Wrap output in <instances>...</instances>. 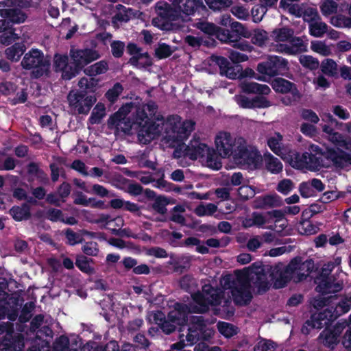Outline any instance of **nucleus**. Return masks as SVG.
<instances>
[{"label":"nucleus","mask_w":351,"mask_h":351,"mask_svg":"<svg viewBox=\"0 0 351 351\" xmlns=\"http://www.w3.org/2000/svg\"><path fill=\"white\" fill-rule=\"evenodd\" d=\"M21 66L25 70L31 71V77L34 79L48 77L50 74V61L45 57L43 51L36 48L24 54Z\"/></svg>","instance_id":"nucleus-1"},{"label":"nucleus","mask_w":351,"mask_h":351,"mask_svg":"<svg viewBox=\"0 0 351 351\" xmlns=\"http://www.w3.org/2000/svg\"><path fill=\"white\" fill-rule=\"evenodd\" d=\"M223 280L224 288L231 290L233 301L237 306H244L251 302L253 298L251 283L245 275L237 276L236 279L228 275Z\"/></svg>","instance_id":"nucleus-2"},{"label":"nucleus","mask_w":351,"mask_h":351,"mask_svg":"<svg viewBox=\"0 0 351 351\" xmlns=\"http://www.w3.org/2000/svg\"><path fill=\"white\" fill-rule=\"evenodd\" d=\"M224 292L221 288L213 287L210 284L202 286V292L197 291L191 295L196 304L195 312L204 313L208 311L210 306H217L221 304Z\"/></svg>","instance_id":"nucleus-3"},{"label":"nucleus","mask_w":351,"mask_h":351,"mask_svg":"<svg viewBox=\"0 0 351 351\" xmlns=\"http://www.w3.org/2000/svg\"><path fill=\"white\" fill-rule=\"evenodd\" d=\"M170 5L167 1H157L155 10L158 17L154 18L152 23L154 26L161 29H166V25L169 22L176 21L180 17V3L183 1H171Z\"/></svg>","instance_id":"nucleus-4"},{"label":"nucleus","mask_w":351,"mask_h":351,"mask_svg":"<svg viewBox=\"0 0 351 351\" xmlns=\"http://www.w3.org/2000/svg\"><path fill=\"white\" fill-rule=\"evenodd\" d=\"M297 258H292L287 265H284L279 263L274 266L271 267L269 277L274 282V287L276 289H281L287 286L291 280L294 281L295 278V265H297Z\"/></svg>","instance_id":"nucleus-5"},{"label":"nucleus","mask_w":351,"mask_h":351,"mask_svg":"<svg viewBox=\"0 0 351 351\" xmlns=\"http://www.w3.org/2000/svg\"><path fill=\"white\" fill-rule=\"evenodd\" d=\"M259 74L269 77L285 75L289 71V62L278 56H269L256 66Z\"/></svg>","instance_id":"nucleus-6"},{"label":"nucleus","mask_w":351,"mask_h":351,"mask_svg":"<svg viewBox=\"0 0 351 351\" xmlns=\"http://www.w3.org/2000/svg\"><path fill=\"white\" fill-rule=\"evenodd\" d=\"M214 333V330L207 327L202 317H193L186 335L187 346H191L199 341H209Z\"/></svg>","instance_id":"nucleus-7"},{"label":"nucleus","mask_w":351,"mask_h":351,"mask_svg":"<svg viewBox=\"0 0 351 351\" xmlns=\"http://www.w3.org/2000/svg\"><path fill=\"white\" fill-rule=\"evenodd\" d=\"M232 156L239 162L247 165L254 169H257L259 167L262 160L261 155L258 150L248 149L245 140L241 137L237 139V146Z\"/></svg>","instance_id":"nucleus-8"},{"label":"nucleus","mask_w":351,"mask_h":351,"mask_svg":"<svg viewBox=\"0 0 351 351\" xmlns=\"http://www.w3.org/2000/svg\"><path fill=\"white\" fill-rule=\"evenodd\" d=\"M70 107L79 114H88L96 102L94 95H88L86 90L71 91L67 97Z\"/></svg>","instance_id":"nucleus-9"},{"label":"nucleus","mask_w":351,"mask_h":351,"mask_svg":"<svg viewBox=\"0 0 351 351\" xmlns=\"http://www.w3.org/2000/svg\"><path fill=\"white\" fill-rule=\"evenodd\" d=\"M18 2L20 7H29L32 1H0V7L7 6V8L0 9V16L10 21L12 24H20L24 23L27 15L21 8L15 7L14 3Z\"/></svg>","instance_id":"nucleus-10"},{"label":"nucleus","mask_w":351,"mask_h":351,"mask_svg":"<svg viewBox=\"0 0 351 351\" xmlns=\"http://www.w3.org/2000/svg\"><path fill=\"white\" fill-rule=\"evenodd\" d=\"M69 56L73 64H77L81 71H84L85 66L92 62L99 59L100 54L93 49H71L69 51Z\"/></svg>","instance_id":"nucleus-11"},{"label":"nucleus","mask_w":351,"mask_h":351,"mask_svg":"<svg viewBox=\"0 0 351 351\" xmlns=\"http://www.w3.org/2000/svg\"><path fill=\"white\" fill-rule=\"evenodd\" d=\"M234 98L239 106L245 109L266 108L271 105V101L264 96L256 95L250 98L244 95H237Z\"/></svg>","instance_id":"nucleus-12"},{"label":"nucleus","mask_w":351,"mask_h":351,"mask_svg":"<svg viewBox=\"0 0 351 351\" xmlns=\"http://www.w3.org/2000/svg\"><path fill=\"white\" fill-rule=\"evenodd\" d=\"M215 145L219 154L223 158L232 156L237 146L228 132H220L216 136Z\"/></svg>","instance_id":"nucleus-13"},{"label":"nucleus","mask_w":351,"mask_h":351,"mask_svg":"<svg viewBox=\"0 0 351 351\" xmlns=\"http://www.w3.org/2000/svg\"><path fill=\"white\" fill-rule=\"evenodd\" d=\"M351 308V300L344 299L341 300L335 307L330 306L323 310L322 315L325 318L324 324L331 325L339 316L348 313Z\"/></svg>","instance_id":"nucleus-14"},{"label":"nucleus","mask_w":351,"mask_h":351,"mask_svg":"<svg viewBox=\"0 0 351 351\" xmlns=\"http://www.w3.org/2000/svg\"><path fill=\"white\" fill-rule=\"evenodd\" d=\"M327 160H330L336 168L343 169L347 165H351V154L341 149L327 148L322 153Z\"/></svg>","instance_id":"nucleus-15"},{"label":"nucleus","mask_w":351,"mask_h":351,"mask_svg":"<svg viewBox=\"0 0 351 351\" xmlns=\"http://www.w3.org/2000/svg\"><path fill=\"white\" fill-rule=\"evenodd\" d=\"M209 147L204 143H201L199 138L192 139L184 150V156L195 160L197 158H205L206 151Z\"/></svg>","instance_id":"nucleus-16"},{"label":"nucleus","mask_w":351,"mask_h":351,"mask_svg":"<svg viewBox=\"0 0 351 351\" xmlns=\"http://www.w3.org/2000/svg\"><path fill=\"white\" fill-rule=\"evenodd\" d=\"M282 204V199L278 194H267L256 197L252 207L254 209H267L281 206Z\"/></svg>","instance_id":"nucleus-17"},{"label":"nucleus","mask_w":351,"mask_h":351,"mask_svg":"<svg viewBox=\"0 0 351 351\" xmlns=\"http://www.w3.org/2000/svg\"><path fill=\"white\" fill-rule=\"evenodd\" d=\"M325 326L324 330L319 334L318 339L326 348L334 350L339 343V337L341 332L338 328H330L329 326Z\"/></svg>","instance_id":"nucleus-18"},{"label":"nucleus","mask_w":351,"mask_h":351,"mask_svg":"<svg viewBox=\"0 0 351 351\" xmlns=\"http://www.w3.org/2000/svg\"><path fill=\"white\" fill-rule=\"evenodd\" d=\"M318 285L316 290L322 294H327L331 292H336L342 289L339 283H334L332 277L329 276V273H324L323 271L317 277L315 282Z\"/></svg>","instance_id":"nucleus-19"},{"label":"nucleus","mask_w":351,"mask_h":351,"mask_svg":"<svg viewBox=\"0 0 351 351\" xmlns=\"http://www.w3.org/2000/svg\"><path fill=\"white\" fill-rule=\"evenodd\" d=\"M293 258H297V265L295 267V282H299L306 280L309 274L313 271L315 263L313 259H307L302 261L300 256H295Z\"/></svg>","instance_id":"nucleus-20"},{"label":"nucleus","mask_w":351,"mask_h":351,"mask_svg":"<svg viewBox=\"0 0 351 351\" xmlns=\"http://www.w3.org/2000/svg\"><path fill=\"white\" fill-rule=\"evenodd\" d=\"M196 12L202 16L208 15V8L204 1H183L180 3V14L194 15Z\"/></svg>","instance_id":"nucleus-21"},{"label":"nucleus","mask_w":351,"mask_h":351,"mask_svg":"<svg viewBox=\"0 0 351 351\" xmlns=\"http://www.w3.org/2000/svg\"><path fill=\"white\" fill-rule=\"evenodd\" d=\"M242 93L245 94H255L260 96L267 95L271 89L266 84H261L254 82H243L240 84Z\"/></svg>","instance_id":"nucleus-22"},{"label":"nucleus","mask_w":351,"mask_h":351,"mask_svg":"<svg viewBox=\"0 0 351 351\" xmlns=\"http://www.w3.org/2000/svg\"><path fill=\"white\" fill-rule=\"evenodd\" d=\"M24 346L21 335L0 339V351H23Z\"/></svg>","instance_id":"nucleus-23"},{"label":"nucleus","mask_w":351,"mask_h":351,"mask_svg":"<svg viewBox=\"0 0 351 351\" xmlns=\"http://www.w3.org/2000/svg\"><path fill=\"white\" fill-rule=\"evenodd\" d=\"M271 86L277 93L287 94L299 90L295 83L282 77H278L273 79Z\"/></svg>","instance_id":"nucleus-24"},{"label":"nucleus","mask_w":351,"mask_h":351,"mask_svg":"<svg viewBox=\"0 0 351 351\" xmlns=\"http://www.w3.org/2000/svg\"><path fill=\"white\" fill-rule=\"evenodd\" d=\"M325 318L323 315H322V312L315 313L311 315L309 319H307L301 328V332L304 335H308L311 332V329L317 328L321 329L324 326H327L326 324H324Z\"/></svg>","instance_id":"nucleus-25"},{"label":"nucleus","mask_w":351,"mask_h":351,"mask_svg":"<svg viewBox=\"0 0 351 351\" xmlns=\"http://www.w3.org/2000/svg\"><path fill=\"white\" fill-rule=\"evenodd\" d=\"M8 213L16 221H26L31 218V206L27 203H23L21 206H13Z\"/></svg>","instance_id":"nucleus-26"},{"label":"nucleus","mask_w":351,"mask_h":351,"mask_svg":"<svg viewBox=\"0 0 351 351\" xmlns=\"http://www.w3.org/2000/svg\"><path fill=\"white\" fill-rule=\"evenodd\" d=\"M284 159L287 160L289 165L295 169H306V152L301 154L295 150H289Z\"/></svg>","instance_id":"nucleus-27"},{"label":"nucleus","mask_w":351,"mask_h":351,"mask_svg":"<svg viewBox=\"0 0 351 351\" xmlns=\"http://www.w3.org/2000/svg\"><path fill=\"white\" fill-rule=\"evenodd\" d=\"M346 7V10H348V16L342 14H338L335 16L332 17V24L339 28H351V1L350 4H342L340 6V10L343 11V8Z\"/></svg>","instance_id":"nucleus-28"},{"label":"nucleus","mask_w":351,"mask_h":351,"mask_svg":"<svg viewBox=\"0 0 351 351\" xmlns=\"http://www.w3.org/2000/svg\"><path fill=\"white\" fill-rule=\"evenodd\" d=\"M27 49L24 42L15 43L5 50V57L10 61L17 62Z\"/></svg>","instance_id":"nucleus-29"},{"label":"nucleus","mask_w":351,"mask_h":351,"mask_svg":"<svg viewBox=\"0 0 351 351\" xmlns=\"http://www.w3.org/2000/svg\"><path fill=\"white\" fill-rule=\"evenodd\" d=\"M134 123L141 128V131L149 134L154 123L148 117L147 112L143 108H138L136 110Z\"/></svg>","instance_id":"nucleus-30"},{"label":"nucleus","mask_w":351,"mask_h":351,"mask_svg":"<svg viewBox=\"0 0 351 351\" xmlns=\"http://www.w3.org/2000/svg\"><path fill=\"white\" fill-rule=\"evenodd\" d=\"M282 51L289 55H294L306 51V45L300 37H292L289 40V45H282Z\"/></svg>","instance_id":"nucleus-31"},{"label":"nucleus","mask_w":351,"mask_h":351,"mask_svg":"<svg viewBox=\"0 0 351 351\" xmlns=\"http://www.w3.org/2000/svg\"><path fill=\"white\" fill-rule=\"evenodd\" d=\"M265 5H256L251 10L252 16L254 23H259L267 11V8H273L276 6L278 1H264Z\"/></svg>","instance_id":"nucleus-32"},{"label":"nucleus","mask_w":351,"mask_h":351,"mask_svg":"<svg viewBox=\"0 0 351 351\" xmlns=\"http://www.w3.org/2000/svg\"><path fill=\"white\" fill-rule=\"evenodd\" d=\"M108 69V62L105 60H102L86 67L84 69V73L88 76L94 77L97 75L106 73Z\"/></svg>","instance_id":"nucleus-33"},{"label":"nucleus","mask_w":351,"mask_h":351,"mask_svg":"<svg viewBox=\"0 0 351 351\" xmlns=\"http://www.w3.org/2000/svg\"><path fill=\"white\" fill-rule=\"evenodd\" d=\"M128 63L136 67L147 68L153 64L152 59L148 52L141 51L138 55L132 56Z\"/></svg>","instance_id":"nucleus-34"},{"label":"nucleus","mask_w":351,"mask_h":351,"mask_svg":"<svg viewBox=\"0 0 351 351\" xmlns=\"http://www.w3.org/2000/svg\"><path fill=\"white\" fill-rule=\"evenodd\" d=\"M320 70L324 75L329 77H337L338 74V66L336 62L330 58L324 59L319 63Z\"/></svg>","instance_id":"nucleus-35"},{"label":"nucleus","mask_w":351,"mask_h":351,"mask_svg":"<svg viewBox=\"0 0 351 351\" xmlns=\"http://www.w3.org/2000/svg\"><path fill=\"white\" fill-rule=\"evenodd\" d=\"M93 261L90 258H88L83 254H78L76 256L75 265L82 272L91 275L95 273L94 267L90 265V263Z\"/></svg>","instance_id":"nucleus-36"},{"label":"nucleus","mask_w":351,"mask_h":351,"mask_svg":"<svg viewBox=\"0 0 351 351\" xmlns=\"http://www.w3.org/2000/svg\"><path fill=\"white\" fill-rule=\"evenodd\" d=\"M293 29L287 27L275 29L271 32V36L276 42L290 40V39L293 36Z\"/></svg>","instance_id":"nucleus-37"},{"label":"nucleus","mask_w":351,"mask_h":351,"mask_svg":"<svg viewBox=\"0 0 351 351\" xmlns=\"http://www.w3.org/2000/svg\"><path fill=\"white\" fill-rule=\"evenodd\" d=\"M265 161L267 169L272 173H279L282 170V164L280 160L270 153L265 154Z\"/></svg>","instance_id":"nucleus-38"},{"label":"nucleus","mask_w":351,"mask_h":351,"mask_svg":"<svg viewBox=\"0 0 351 351\" xmlns=\"http://www.w3.org/2000/svg\"><path fill=\"white\" fill-rule=\"evenodd\" d=\"M170 204V199L165 195H158L151 205V208L157 213L164 215L167 212V206Z\"/></svg>","instance_id":"nucleus-39"},{"label":"nucleus","mask_w":351,"mask_h":351,"mask_svg":"<svg viewBox=\"0 0 351 351\" xmlns=\"http://www.w3.org/2000/svg\"><path fill=\"white\" fill-rule=\"evenodd\" d=\"M184 43L193 48H199L202 45L206 47L212 46L215 43V40L214 39L204 40L202 37L187 35L184 38Z\"/></svg>","instance_id":"nucleus-40"},{"label":"nucleus","mask_w":351,"mask_h":351,"mask_svg":"<svg viewBox=\"0 0 351 351\" xmlns=\"http://www.w3.org/2000/svg\"><path fill=\"white\" fill-rule=\"evenodd\" d=\"M106 116L105 105L101 102L97 103L93 108L88 121L90 124H98L101 123L102 119Z\"/></svg>","instance_id":"nucleus-41"},{"label":"nucleus","mask_w":351,"mask_h":351,"mask_svg":"<svg viewBox=\"0 0 351 351\" xmlns=\"http://www.w3.org/2000/svg\"><path fill=\"white\" fill-rule=\"evenodd\" d=\"M306 169L309 171H319L322 167H324V165L322 164V158L317 156L315 154H313L312 153H308L306 152Z\"/></svg>","instance_id":"nucleus-42"},{"label":"nucleus","mask_w":351,"mask_h":351,"mask_svg":"<svg viewBox=\"0 0 351 351\" xmlns=\"http://www.w3.org/2000/svg\"><path fill=\"white\" fill-rule=\"evenodd\" d=\"M217 328L219 332L226 338H231L239 332V328L237 326L224 322H219Z\"/></svg>","instance_id":"nucleus-43"},{"label":"nucleus","mask_w":351,"mask_h":351,"mask_svg":"<svg viewBox=\"0 0 351 351\" xmlns=\"http://www.w3.org/2000/svg\"><path fill=\"white\" fill-rule=\"evenodd\" d=\"M304 3L298 5L297 3H289V1H280L279 7L285 10L288 11L291 15L296 17H301L304 14L303 8Z\"/></svg>","instance_id":"nucleus-44"},{"label":"nucleus","mask_w":351,"mask_h":351,"mask_svg":"<svg viewBox=\"0 0 351 351\" xmlns=\"http://www.w3.org/2000/svg\"><path fill=\"white\" fill-rule=\"evenodd\" d=\"M205 157L208 167L215 170H219L221 168V162L214 149L209 147L208 150L206 151Z\"/></svg>","instance_id":"nucleus-45"},{"label":"nucleus","mask_w":351,"mask_h":351,"mask_svg":"<svg viewBox=\"0 0 351 351\" xmlns=\"http://www.w3.org/2000/svg\"><path fill=\"white\" fill-rule=\"evenodd\" d=\"M194 123L192 121L184 122L179 128L175 126L173 131L177 132L176 138L181 141L187 138L194 128Z\"/></svg>","instance_id":"nucleus-46"},{"label":"nucleus","mask_w":351,"mask_h":351,"mask_svg":"<svg viewBox=\"0 0 351 351\" xmlns=\"http://www.w3.org/2000/svg\"><path fill=\"white\" fill-rule=\"evenodd\" d=\"M299 62L303 67L311 71H315L319 66L318 59L310 55H301L299 58Z\"/></svg>","instance_id":"nucleus-47"},{"label":"nucleus","mask_w":351,"mask_h":351,"mask_svg":"<svg viewBox=\"0 0 351 351\" xmlns=\"http://www.w3.org/2000/svg\"><path fill=\"white\" fill-rule=\"evenodd\" d=\"M254 284L257 287L259 293H265L270 288V284L267 280V275L264 273L256 274Z\"/></svg>","instance_id":"nucleus-48"},{"label":"nucleus","mask_w":351,"mask_h":351,"mask_svg":"<svg viewBox=\"0 0 351 351\" xmlns=\"http://www.w3.org/2000/svg\"><path fill=\"white\" fill-rule=\"evenodd\" d=\"M173 53L170 45L165 43H159L158 47L155 49V56L159 59H165L170 57Z\"/></svg>","instance_id":"nucleus-49"},{"label":"nucleus","mask_w":351,"mask_h":351,"mask_svg":"<svg viewBox=\"0 0 351 351\" xmlns=\"http://www.w3.org/2000/svg\"><path fill=\"white\" fill-rule=\"evenodd\" d=\"M328 31V25L324 22H315L309 25V32L315 37H322Z\"/></svg>","instance_id":"nucleus-50"},{"label":"nucleus","mask_w":351,"mask_h":351,"mask_svg":"<svg viewBox=\"0 0 351 351\" xmlns=\"http://www.w3.org/2000/svg\"><path fill=\"white\" fill-rule=\"evenodd\" d=\"M230 32L233 35H234L236 40L239 36L247 38L251 36V32L250 30L241 23L237 21H234L233 23H232Z\"/></svg>","instance_id":"nucleus-51"},{"label":"nucleus","mask_w":351,"mask_h":351,"mask_svg":"<svg viewBox=\"0 0 351 351\" xmlns=\"http://www.w3.org/2000/svg\"><path fill=\"white\" fill-rule=\"evenodd\" d=\"M81 69L80 67L77 66V64H73L72 62L69 64L68 62L65 69L61 71L62 78L64 80H70L78 75Z\"/></svg>","instance_id":"nucleus-52"},{"label":"nucleus","mask_w":351,"mask_h":351,"mask_svg":"<svg viewBox=\"0 0 351 351\" xmlns=\"http://www.w3.org/2000/svg\"><path fill=\"white\" fill-rule=\"evenodd\" d=\"M214 36L221 43H231L236 40V37L230 30L221 28L219 26Z\"/></svg>","instance_id":"nucleus-53"},{"label":"nucleus","mask_w":351,"mask_h":351,"mask_svg":"<svg viewBox=\"0 0 351 351\" xmlns=\"http://www.w3.org/2000/svg\"><path fill=\"white\" fill-rule=\"evenodd\" d=\"M195 27L210 36H214L216 31L218 29L217 25L207 21H199L196 23Z\"/></svg>","instance_id":"nucleus-54"},{"label":"nucleus","mask_w":351,"mask_h":351,"mask_svg":"<svg viewBox=\"0 0 351 351\" xmlns=\"http://www.w3.org/2000/svg\"><path fill=\"white\" fill-rule=\"evenodd\" d=\"M123 90V86L119 82H117L114 84L112 88H110L106 93L105 96L110 102L113 104L117 100Z\"/></svg>","instance_id":"nucleus-55"},{"label":"nucleus","mask_w":351,"mask_h":351,"mask_svg":"<svg viewBox=\"0 0 351 351\" xmlns=\"http://www.w3.org/2000/svg\"><path fill=\"white\" fill-rule=\"evenodd\" d=\"M17 39L19 36L15 33V29L0 33V44L3 45L8 46Z\"/></svg>","instance_id":"nucleus-56"},{"label":"nucleus","mask_w":351,"mask_h":351,"mask_svg":"<svg viewBox=\"0 0 351 351\" xmlns=\"http://www.w3.org/2000/svg\"><path fill=\"white\" fill-rule=\"evenodd\" d=\"M311 49L322 56H327L331 53L330 47L322 41H313L311 44Z\"/></svg>","instance_id":"nucleus-57"},{"label":"nucleus","mask_w":351,"mask_h":351,"mask_svg":"<svg viewBox=\"0 0 351 351\" xmlns=\"http://www.w3.org/2000/svg\"><path fill=\"white\" fill-rule=\"evenodd\" d=\"M278 138L276 137H270L267 140V145L270 149L276 155L280 156L282 154L280 147V141H282V136L278 133Z\"/></svg>","instance_id":"nucleus-58"},{"label":"nucleus","mask_w":351,"mask_h":351,"mask_svg":"<svg viewBox=\"0 0 351 351\" xmlns=\"http://www.w3.org/2000/svg\"><path fill=\"white\" fill-rule=\"evenodd\" d=\"M69 339L65 335L57 338L53 343V351H69Z\"/></svg>","instance_id":"nucleus-59"},{"label":"nucleus","mask_w":351,"mask_h":351,"mask_svg":"<svg viewBox=\"0 0 351 351\" xmlns=\"http://www.w3.org/2000/svg\"><path fill=\"white\" fill-rule=\"evenodd\" d=\"M338 4L337 1H323L320 10L324 16H328L337 13Z\"/></svg>","instance_id":"nucleus-60"},{"label":"nucleus","mask_w":351,"mask_h":351,"mask_svg":"<svg viewBox=\"0 0 351 351\" xmlns=\"http://www.w3.org/2000/svg\"><path fill=\"white\" fill-rule=\"evenodd\" d=\"M207 6L213 12H221L230 7L233 1H205Z\"/></svg>","instance_id":"nucleus-61"},{"label":"nucleus","mask_w":351,"mask_h":351,"mask_svg":"<svg viewBox=\"0 0 351 351\" xmlns=\"http://www.w3.org/2000/svg\"><path fill=\"white\" fill-rule=\"evenodd\" d=\"M241 71H242L241 64L231 63L227 70H225L223 75L232 80L240 79Z\"/></svg>","instance_id":"nucleus-62"},{"label":"nucleus","mask_w":351,"mask_h":351,"mask_svg":"<svg viewBox=\"0 0 351 351\" xmlns=\"http://www.w3.org/2000/svg\"><path fill=\"white\" fill-rule=\"evenodd\" d=\"M276 345L271 340L260 341L254 348V351H275Z\"/></svg>","instance_id":"nucleus-63"},{"label":"nucleus","mask_w":351,"mask_h":351,"mask_svg":"<svg viewBox=\"0 0 351 351\" xmlns=\"http://www.w3.org/2000/svg\"><path fill=\"white\" fill-rule=\"evenodd\" d=\"M293 189V182L290 179H283L277 185L276 190L280 193L287 195Z\"/></svg>","instance_id":"nucleus-64"}]
</instances>
